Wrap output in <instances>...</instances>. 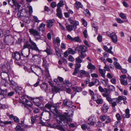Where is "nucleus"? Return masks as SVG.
I'll list each match as a JSON object with an SVG mask.
<instances>
[{"instance_id":"1","label":"nucleus","mask_w":131,"mask_h":131,"mask_svg":"<svg viewBox=\"0 0 131 131\" xmlns=\"http://www.w3.org/2000/svg\"><path fill=\"white\" fill-rule=\"evenodd\" d=\"M28 41L24 43L23 48L21 51V56L25 57H28L30 53V49L34 50L39 53L41 50L39 49L36 43L29 37Z\"/></svg>"},{"instance_id":"2","label":"nucleus","mask_w":131,"mask_h":131,"mask_svg":"<svg viewBox=\"0 0 131 131\" xmlns=\"http://www.w3.org/2000/svg\"><path fill=\"white\" fill-rule=\"evenodd\" d=\"M46 25L42 23L40 25L39 29V31L36 29H34L33 28L29 29V32L31 35H33L35 37V40L37 41L39 40H43L44 38L41 37L40 35V31H43L45 30V27Z\"/></svg>"},{"instance_id":"3","label":"nucleus","mask_w":131,"mask_h":131,"mask_svg":"<svg viewBox=\"0 0 131 131\" xmlns=\"http://www.w3.org/2000/svg\"><path fill=\"white\" fill-rule=\"evenodd\" d=\"M102 95L104 97L106 98V100L110 104L113 108H115V107L117 105V103H118V97L116 98L112 99L111 97V95L110 93H103Z\"/></svg>"},{"instance_id":"4","label":"nucleus","mask_w":131,"mask_h":131,"mask_svg":"<svg viewBox=\"0 0 131 131\" xmlns=\"http://www.w3.org/2000/svg\"><path fill=\"white\" fill-rule=\"evenodd\" d=\"M68 20L71 24L72 25H66V28L68 31L70 32L73 30V28H74L75 29L77 28V26L79 24V23L77 20H73L72 18H69Z\"/></svg>"},{"instance_id":"5","label":"nucleus","mask_w":131,"mask_h":131,"mask_svg":"<svg viewBox=\"0 0 131 131\" xmlns=\"http://www.w3.org/2000/svg\"><path fill=\"white\" fill-rule=\"evenodd\" d=\"M71 114H69V113H67L65 112L63 114H60L59 118L62 121H64L66 122H70L72 120V118L73 114L72 111H71Z\"/></svg>"},{"instance_id":"6","label":"nucleus","mask_w":131,"mask_h":131,"mask_svg":"<svg viewBox=\"0 0 131 131\" xmlns=\"http://www.w3.org/2000/svg\"><path fill=\"white\" fill-rule=\"evenodd\" d=\"M23 101L22 103L24 105V107L26 108L28 111V113L30 114L31 113L32 110L31 109L32 106V104L30 101H29L25 98L23 99Z\"/></svg>"},{"instance_id":"7","label":"nucleus","mask_w":131,"mask_h":131,"mask_svg":"<svg viewBox=\"0 0 131 131\" xmlns=\"http://www.w3.org/2000/svg\"><path fill=\"white\" fill-rule=\"evenodd\" d=\"M77 49L78 50L79 52L83 51L84 52H86L88 50L86 47L84 45L78 46L77 48L74 49L75 51H76Z\"/></svg>"},{"instance_id":"8","label":"nucleus","mask_w":131,"mask_h":131,"mask_svg":"<svg viewBox=\"0 0 131 131\" xmlns=\"http://www.w3.org/2000/svg\"><path fill=\"white\" fill-rule=\"evenodd\" d=\"M10 68L9 66L7 64H4L1 67V68L3 72L7 73Z\"/></svg>"},{"instance_id":"9","label":"nucleus","mask_w":131,"mask_h":131,"mask_svg":"<svg viewBox=\"0 0 131 131\" xmlns=\"http://www.w3.org/2000/svg\"><path fill=\"white\" fill-rule=\"evenodd\" d=\"M43 114L45 118V120H48L50 118L51 114L50 111L46 110H44L41 113V116L43 115Z\"/></svg>"},{"instance_id":"10","label":"nucleus","mask_w":131,"mask_h":131,"mask_svg":"<svg viewBox=\"0 0 131 131\" xmlns=\"http://www.w3.org/2000/svg\"><path fill=\"white\" fill-rule=\"evenodd\" d=\"M60 103H57L56 104L54 103H51V104H47L45 105V107H46L50 109L52 107H53L54 108V110H55L58 107Z\"/></svg>"},{"instance_id":"11","label":"nucleus","mask_w":131,"mask_h":131,"mask_svg":"<svg viewBox=\"0 0 131 131\" xmlns=\"http://www.w3.org/2000/svg\"><path fill=\"white\" fill-rule=\"evenodd\" d=\"M7 93V91L6 89L3 90L0 89V101L6 96Z\"/></svg>"},{"instance_id":"12","label":"nucleus","mask_w":131,"mask_h":131,"mask_svg":"<svg viewBox=\"0 0 131 131\" xmlns=\"http://www.w3.org/2000/svg\"><path fill=\"white\" fill-rule=\"evenodd\" d=\"M12 56L13 58L15 59V60H19L21 59L20 54L17 51H16L13 53Z\"/></svg>"},{"instance_id":"13","label":"nucleus","mask_w":131,"mask_h":131,"mask_svg":"<svg viewBox=\"0 0 131 131\" xmlns=\"http://www.w3.org/2000/svg\"><path fill=\"white\" fill-rule=\"evenodd\" d=\"M13 39V38L11 36H7L5 37L4 41L7 44L10 45L12 42Z\"/></svg>"},{"instance_id":"14","label":"nucleus","mask_w":131,"mask_h":131,"mask_svg":"<svg viewBox=\"0 0 131 131\" xmlns=\"http://www.w3.org/2000/svg\"><path fill=\"white\" fill-rule=\"evenodd\" d=\"M31 123L34 124L36 123H38L39 121V118L37 115H36L34 116H32L30 117Z\"/></svg>"},{"instance_id":"15","label":"nucleus","mask_w":131,"mask_h":131,"mask_svg":"<svg viewBox=\"0 0 131 131\" xmlns=\"http://www.w3.org/2000/svg\"><path fill=\"white\" fill-rule=\"evenodd\" d=\"M27 14V12H26L25 10L22 9L20 10V11L18 12L17 14L18 16V17L21 18L24 16H25Z\"/></svg>"},{"instance_id":"16","label":"nucleus","mask_w":131,"mask_h":131,"mask_svg":"<svg viewBox=\"0 0 131 131\" xmlns=\"http://www.w3.org/2000/svg\"><path fill=\"white\" fill-rule=\"evenodd\" d=\"M109 108L108 105L106 103H105L101 108V111L104 113H106L107 112Z\"/></svg>"},{"instance_id":"17","label":"nucleus","mask_w":131,"mask_h":131,"mask_svg":"<svg viewBox=\"0 0 131 131\" xmlns=\"http://www.w3.org/2000/svg\"><path fill=\"white\" fill-rule=\"evenodd\" d=\"M88 74V73L86 71L81 70L79 71V77L80 78H83L85 76L87 77Z\"/></svg>"},{"instance_id":"18","label":"nucleus","mask_w":131,"mask_h":131,"mask_svg":"<svg viewBox=\"0 0 131 131\" xmlns=\"http://www.w3.org/2000/svg\"><path fill=\"white\" fill-rule=\"evenodd\" d=\"M118 103L120 104H122V103L121 102L122 100L123 101V103L125 104H126L127 103V102L126 101V97L124 96H118Z\"/></svg>"},{"instance_id":"19","label":"nucleus","mask_w":131,"mask_h":131,"mask_svg":"<svg viewBox=\"0 0 131 131\" xmlns=\"http://www.w3.org/2000/svg\"><path fill=\"white\" fill-rule=\"evenodd\" d=\"M110 37L112 41L114 43H116L117 41V38L114 32L111 33L110 35Z\"/></svg>"},{"instance_id":"20","label":"nucleus","mask_w":131,"mask_h":131,"mask_svg":"<svg viewBox=\"0 0 131 131\" xmlns=\"http://www.w3.org/2000/svg\"><path fill=\"white\" fill-rule=\"evenodd\" d=\"M63 103L64 106L68 107L70 106L72 104V102L67 99H65L63 101Z\"/></svg>"},{"instance_id":"21","label":"nucleus","mask_w":131,"mask_h":131,"mask_svg":"<svg viewBox=\"0 0 131 131\" xmlns=\"http://www.w3.org/2000/svg\"><path fill=\"white\" fill-rule=\"evenodd\" d=\"M54 20H47V26L48 28H50L54 24Z\"/></svg>"},{"instance_id":"22","label":"nucleus","mask_w":131,"mask_h":131,"mask_svg":"<svg viewBox=\"0 0 131 131\" xmlns=\"http://www.w3.org/2000/svg\"><path fill=\"white\" fill-rule=\"evenodd\" d=\"M75 7L78 9L79 8H82L83 6L81 2L78 1L76 2L74 4Z\"/></svg>"},{"instance_id":"23","label":"nucleus","mask_w":131,"mask_h":131,"mask_svg":"<svg viewBox=\"0 0 131 131\" xmlns=\"http://www.w3.org/2000/svg\"><path fill=\"white\" fill-rule=\"evenodd\" d=\"M48 85L46 83L42 84L40 85V88L42 90H44L46 92L48 90Z\"/></svg>"},{"instance_id":"24","label":"nucleus","mask_w":131,"mask_h":131,"mask_svg":"<svg viewBox=\"0 0 131 131\" xmlns=\"http://www.w3.org/2000/svg\"><path fill=\"white\" fill-rule=\"evenodd\" d=\"M21 18L24 22L28 23L29 18V15L27 13L25 16H24Z\"/></svg>"},{"instance_id":"25","label":"nucleus","mask_w":131,"mask_h":131,"mask_svg":"<svg viewBox=\"0 0 131 131\" xmlns=\"http://www.w3.org/2000/svg\"><path fill=\"white\" fill-rule=\"evenodd\" d=\"M57 13L56 15L57 16L60 18L62 17V13L61 10V9L57 8Z\"/></svg>"},{"instance_id":"26","label":"nucleus","mask_w":131,"mask_h":131,"mask_svg":"<svg viewBox=\"0 0 131 131\" xmlns=\"http://www.w3.org/2000/svg\"><path fill=\"white\" fill-rule=\"evenodd\" d=\"M34 102L35 105L37 106H39L41 104V102L39 99H35L34 100Z\"/></svg>"},{"instance_id":"27","label":"nucleus","mask_w":131,"mask_h":131,"mask_svg":"<svg viewBox=\"0 0 131 131\" xmlns=\"http://www.w3.org/2000/svg\"><path fill=\"white\" fill-rule=\"evenodd\" d=\"M129 110L128 108L126 109L125 110L126 114L123 115V117L124 118H129L130 116L129 114Z\"/></svg>"},{"instance_id":"28","label":"nucleus","mask_w":131,"mask_h":131,"mask_svg":"<svg viewBox=\"0 0 131 131\" xmlns=\"http://www.w3.org/2000/svg\"><path fill=\"white\" fill-rule=\"evenodd\" d=\"M99 70L101 76L103 78H105V73L106 70L104 69H102L100 68H99Z\"/></svg>"},{"instance_id":"29","label":"nucleus","mask_w":131,"mask_h":131,"mask_svg":"<svg viewBox=\"0 0 131 131\" xmlns=\"http://www.w3.org/2000/svg\"><path fill=\"white\" fill-rule=\"evenodd\" d=\"M22 88L21 87L17 86L15 88V91L19 94H21L22 93Z\"/></svg>"},{"instance_id":"30","label":"nucleus","mask_w":131,"mask_h":131,"mask_svg":"<svg viewBox=\"0 0 131 131\" xmlns=\"http://www.w3.org/2000/svg\"><path fill=\"white\" fill-rule=\"evenodd\" d=\"M87 68L89 69L94 70L95 69V67L91 63H89L87 66Z\"/></svg>"},{"instance_id":"31","label":"nucleus","mask_w":131,"mask_h":131,"mask_svg":"<svg viewBox=\"0 0 131 131\" xmlns=\"http://www.w3.org/2000/svg\"><path fill=\"white\" fill-rule=\"evenodd\" d=\"M39 55H34L32 56V59L34 61L36 62L39 61Z\"/></svg>"},{"instance_id":"32","label":"nucleus","mask_w":131,"mask_h":131,"mask_svg":"<svg viewBox=\"0 0 131 131\" xmlns=\"http://www.w3.org/2000/svg\"><path fill=\"white\" fill-rule=\"evenodd\" d=\"M72 89L73 90V91H76L77 92H79L82 91V88L80 87L75 86L72 87Z\"/></svg>"},{"instance_id":"33","label":"nucleus","mask_w":131,"mask_h":131,"mask_svg":"<svg viewBox=\"0 0 131 131\" xmlns=\"http://www.w3.org/2000/svg\"><path fill=\"white\" fill-rule=\"evenodd\" d=\"M60 39L59 37H57L55 40H54L53 41V43L54 44L57 43V45L58 46H60Z\"/></svg>"},{"instance_id":"34","label":"nucleus","mask_w":131,"mask_h":131,"mask_svg":"<svg viewBox=\"0 0 131 131\" xmlns=\"http://www.w3.org/2000/svg\"><path fill=\"white\" fill-rule=\"evenodd\" d=\"M31 109L34 114H36L40 112V110L37 107H34V106L31 107Z\"/></svg>"},{"instance_id":"35","label":"nucleus","mask_w":131,"mask_h":131,"mask_svg":"<svg viewBox=\"0 0 131 131\" xmlns=\"http://www.w3.org/2000/svg\"><path fill=\"white\" fill-rule=\"evenodd\" d=\"M101 97V96L97 94H94L92 96V99L94 100L95 101L97 99Z\"/></svg>"},{"instance_id":"36","label":"nucleus","mask_w":131,"mask_h":131,"mask_svg":"<svg viewBox=\"0 0 131 131\" xmlns=\"http://www.w3.org/2000/svg\"><path fill=\"white\" fill-rule=\"evenodd\" d=\"M33 19L32 21L33 22L39 23L40 21L38 19V17L35 16H32Z\"/></svg>"},{"instance_id":"37","label":"nucleus","mask_w":131,"mask_h":131,"mask_svg":"<svg viewBox=\"0 0 131 131\" xmlns=\"http://www.w3.org/2000/svg\"><path fill=\"white\" fill-rule=\"evenodd\" d=\"M64 5V2L63 0H60V2L57 5V8L61 9L60 7Z\"/></svg>"},{"instance_id":"38","label":"nucleus","mask_w":131,"mask_h":131,"mask_svg":"<svg viewBox=\"0 0 131 131\" xmlns=\"http://www.w3.org/2000/svg\"><path fill=\"white\" fill-rule=\"evenodd\" d=\"M80 54L79 56V57L81 58V59H84L86 56L85 52L83 51L79 52Z\"/></svg>"},{"instance_id":"39","label":"nucleus","mask_w":131,"mask_h":131,"mask_svg":"<svg viewBox=\"0 0 131 131\" xmlns=\"http://www.w3.org/2000/svg\"><path fill=\"white\" fill-rule=\"evenodd\" d=\"M11 0L12 1L14 5L15 6L17 7L18 8H19L21 7V5L17 3L16 0Z\"/></svg>"},{"instance_id":"40","label":"nucleus","mask_w":131,"mask_h":131,"mask_svg":"<svg viewBox=\"0 0 131 131\" xmlns=\"http://www.w3.org/2000/svg\"><path fill=\"white\" fill-rule=\"evenodd\" d=\"M95 101L96 103L98 104H102L103 102V99L100 98H99L98 99H97Z\"/></svg>"},{"instance_id":"41","label":"nucleus","mask_w":131,"mask_h":131,"mask_svg":"<svg viewBox=\"0 0 131 131\" xmlns=\"http://www.w3.org/2000/svg\"><path fill=\"white\" fill-rule=\"evenodd\" d=\"M95 117L94 115H92L89 117L88 119V121H96Z\"/></svg>"},{"instance_id":"42","label":"nucleus","mask_w":131,"mask_h":131,"mask_svg":"<svg viewBox=\"0 0 131 131\" xmlns=\"http://www.w3.org/2000/svg\"><path fill=\"white\" fill-rule=\"evenodd\" d=\"M113 64L115 66V67L116 69H121V67L119 63L117 62H114Z\"/></svg>"},{"instance_id":"43","label":"nucleus","mask_w":131,"mask_h":131,"mask_svg":"<svg viewBox=\"0 0 131 131\" xmlns=\"http://www.w3.org/2000/svg\"><path fill=\"white\" fill-rule=\"evenodd\" d=\"M43 60V66L44 67L48 66V64L47 63V61H46L45 58H42Z\"/></svg>"},{"instance_id":"44","label":"nucleus","mask_w":131,"mask_h":131,"mask_svg":"<svg viewBox=\"0 0 131 131\" xmlns=\"http://www.w3.org/2000/svg\"><path fill=\"white\" fill-rule=\"evenodd\" d=\"M7 105L5 104H3L0 103V109L4 110L7 108Z\"/></svg>"},{"instance_id":"45","label":"nucleus","mask_w":131,"mask_h":131,"mask_svg":"<svg viewBox=\"0 0 131 131\" xmlns=\"http://www.w3.org/2000/svg\"><path fill=\"white\" fill-rule=\"evenodd\" d=\"M84 13L85 15L87 16H89L90 15V13L89 10L88 9H86Z\"/></svg>"},{"instance_id":"46","label":"nucleus","mask_w":131,"mask_h":131,"mask_svg":"<svg viewBox=\"0 0 131 131\" xmlns=\"http://www.w3.org/2000/svg\"><path fill=\"white\" fill-rule=\"evenodd\" d=\"M95 82H90L89 84L88 85L90 87H91L93 85H94V84L95 83V82H97V81L99 82L98 80L96 79H95Z\"/></svg>"},{"instance_id":"47","label":"nucleus","mask_w":131,"mask_h":131,"mask_svg":"<svg viewBox=\"0 0 131 131\" xmlns=\"http://www.w3.org/2000/svg\"><path fill=\"white\" fill-rule=\"evenodd\" d=\"M119 16L123 19H125L126 18V15L123 13H121L119 14Z\"/></svg>"},{"instance_id":"48","label":"nucleus","mask_w":131,"mask_h":131,"mask_svg":"<svg viewBox=\"0 0 131 131\" xmlns=\"http://www.w3.org/2000/svg\"><path fill=\"white\" fill-rule=\"evenodd\" d=\"M1 123L5 125L10 124L12 125V122L11 121H2Z\"/></svg>"},{"instance_id":"49","label":"nucleus","mask_w":131,"mask_h":131,"mask_svg":"<svg viewBox=\"0 0 131 131\" xmlns=\"http://www.w3.org/2000/svg\"><path fill=\"white\" fill-rule=\"evenodd\" d=\"M24 69L25 71L28 72L29 73L32 70V69L31 68H28L26 67H24Z\"/></svg>"},{"instance_id":"50","label":"nucleus","mask_w":131,"mask_h":131,"mask_svg":"<svg viewBox=\"0 0 131 131\" xmlns=\"http://www.w3.org/2000/svg\"><path fill=\"white\" fill-rule=\"evenodd\" d=\"M121 84L123 85H127V80H125V79L121 80Z\"/></svg>"},{"instance_id":"51","label":"nucleus","mask_w":131,"mask_h":131,"mask_svg":"<svg viewBox=\"0 0 131 131\" xmlns=\"http://www.w3.org/2000/svg\"><path fill=\"white\" fill-rule=\"evenodd\" d=\"M107 116H106L105 115L101 116H100V119L102 121H104L106 119Z\"/></svg>"},{"instance_id":"52","label":"nucleus","mask_w":131,"mask_h":131,"mask_svg":"<svg viewBox=\"0 0 131 131\" xmlns=\"http://www.w3.org/2000/svg\"><path fill=\"white\" fill-rule=\"evenodd\" d=\"M52 90L53 93H57L58 91V88L56 86H54L52 89Z\"/></svg>"},{"instance_id":"53","label":"nucleus","mask_w":131,"mask_h":131,"mask_svg":"<svg viewBox=\"0 0 131 131\" xmlns=\"http://www.w3.org/2000/svg\"><path fill=\"white\" fill-rule=\"evenodd\" d=\"M92 26L94 28V30L96 32L97 31V30L98 29V27L95 24L93 23L92 25Z\"/></svg>"},{"instance_id":"54","label":"nucleus","mask_w":131,"mask_h":131,"mask_svg":"<svg viewBox=\"0 0 131 131\" xmlns=\"http://www.w3.org/2000/svg\"><path fill=\"white\" fill-rule=\"evenodd\" d=\"M14 94V93L13 91H11L8 93L7 94V97H9L13 96Z\"/></svg>"},{"instance_id":"55","label":"nucleus","mask_w":131,"mask_h":131,"mask_svg":"<svg viewBox=\"0 0 131 131\" xmlns=\"http://www.w3.org/2000/svg\"><path fill=\"white\" fill-rule=\"evenodd\" d=\"M68 51L69 53L71 54H74L75 53V51L73 50L71 48H68Z\"/></svg>"},{"instance_id":"56","label":"nucleus","mask_w":131,"mask_h":131,"mask_svg":"<svg viewBox=\"0 0 131 131\" xmlns=\"http://www.w3.org/2000/svg\"><path fill=\"white\" fill-rule=\"evenodd\" d=\"M115 19L117 22L118 23L121 24L124 22V21L120 18H116Z\"/></svg>"},{"instance_id":"57","label":"nucleus","mask_w":131,"mask_h":131,"mask_svg":"<svg viewBox=\"0 0 131 131\" xmlns=\"http://www.w3.org/2000/svg\"><path fill=\"white\" fill-rule=\"evenodd\" d=\"M21 60L20 59V60H15V64H17L18 66H20L21 65Z\"/></svg>"},{"instance_id":"58","label":"nucleus","mask_w":131,"mask_h":131,"mask_svg":"<svg viewBox=\"0 0 131 131\" xmlns=\"http://www.w3.org/2000/svg\"><path fill=\"white\" fill-rule=\"evenodd\" d=\"M83 34L85 38H88V35L87 33V30H85L83 32Z\"/></svg>"},{"instance_id":"59","label":"nucleus","mask_w":131,"mask_h":131,"mask_svg":"<svg viewBox=\"0 0 131 131\" xmlns=\"http://www.w3.org/2000/svg\"><path fill=\"white\" fill-rule=\"evenodd\" d=\"M81 59V58L79 57V56L78 58H76L75 60L78 63H80L82 61Z\"/></svg>"},{"instance_id":"60","label":"nucleus","mask_w":131,"mask_h":131,"mask_svg":"<svg viewBox=\"0 0 131 131\" xmlns=\"http://www.w3.org/2000/svg\"><path fill=\"white\" fill-rule=\"evenodd\" d=\"M55 50L57 55L58 56L60 54V50L59 48L58 47H56Z\"/></svg>"},{"instance_id":"61","label":"nucleus","mask_w":131,"mask_h":131,"mask_svg":"<svg viewBox=\"0 0 131 131\" xmlns=\"http://www.w3.org/2000/svg\"><path fill=\"white\" fill-rule=\"evenodd\" d=\"M89 122H88V124L90 126L93 125H94L95 123L96 122L95 121H89Z\"/></svg>"},{"instance_id":"62","label":"nucleus","mask_w":131,"mask_h":131,"mask_svg":"<svg viewBox=\"0 0 131 131\" xmlns=\"http://www.w3.org/2000/svg\"><path fill=\"white\" fill-rule=\"evenodd\" d=\"M15 129L16 131H22L23 130V129L21 128V127L19 125H17L16 126Z\"/></svg>"},{"instance_id":"63","label":"nucleus","mask_w":131,"mask_h":131,"mask_svg":"<svg viewBox=\"0 0 131 131\" xmlns=\"http://www.w3.org/2000/svg\"><path fill=\"white\" fill-rule=\"evenodd\" d=\"M57 128L58 129L61 130V131H64V130H65L63 127L60 126H57Z\"/></svg>"},{"instance_id":"64","label":"nucleus","mask_w":131,"mask_h":131,"mask_svg":"<svg viewBox=\"0 0 131 131\" xmlns=\"http://www.w3.org/2000/svg\"><path fill=\"white\" fill-rule=\"evenodd\" d=\"M79 69H77L75 68L74 70V71L72 73V74L73 75H75L77 73L79 72Z\"/></svg>"}]
</instances>
